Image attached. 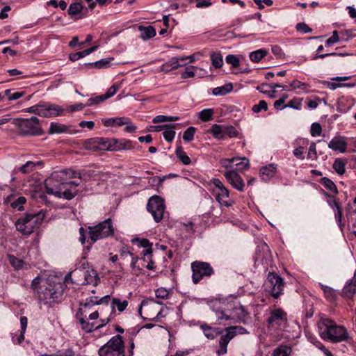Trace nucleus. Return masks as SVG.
Returning <instances> with one entry per match:
<instances>
[{"mask_svg":"<svg viewBox=\"0 0 356 356\" xmlns=\"http://www.w3.org/2000/svg\"><path fill=\"white\" fill-rule=\"evenodd\" d=\"M209 306L218 321L231 320L234 323H246L248 320L249 312L238 302L216 300L211 301Z\"/></svg>","mask_w":356,"mask_h":356,"instance_id":"obj_1","label":"nucleus"},{"mask_svg":"<svg viewBox=\"0 0 356 356\" xmlns=\"http://www.w3.org/2000/svg\"><path fill=\"white\" fill-rule=\"evenodd\" d=\"M320 337L325 341L334 343L347 341L349 334L347 329L335 321L325 316H321L318 323Z\"/></svg>","mask_w":356,"mask_h":356,"instance_id":"obj_2","label":"nucleus"},{"mask_svg":"<svg viewBox=\"0 0 356 356\" xmlns=\"http://www.w3.org/2000/svg\"><path fill=\"white\" fill-rule=\"evenodd\" d=\"M84 146L86 149L94 152L102 150L118 152L131 150L134 148L133 143L129 140L102 137L90 138L85 142Z\"/></svg>","mask_w":356,"mask_h":356,"instance_id":"obj_3","label":"nucleus"},{"mask_svg":"<svg viewBox=\"0 0 356 356\" xmlns=\"http://www.w3.org/2000/svg\"><path fill=\"white\" fill-rule=\"evenodd\" d=\"M91 175V172H76L71 170L55 171L45 180V191L48 193V188H55V186L67 183V180L70 178L79 177L87 180Z\"/></svg>","mask_w":356,"mask_h":356,"instance_id":"obj_4","label":"nucleus"},{"mask_svg":"<svg viewBox=\"0 0 356 356\" xmlns=\"http://www.w3.org/2000/svg\"><path fill=\"white\" fill-rule=\"evenodd\" d=\"M44 218V214L42 211L35 213H26L16 221V229L22 234L30 235L40 227Z\"/></svg>","mask_w":356,"mask_h":356,"instance_id":"obj_5","label":"nucleus"},{"mask_svg":"<svg viewBox=\"0 0 356 356\" xmlns=\"http://www.w3.org/2000/svg\"><path fill=\"white\" fill-rule=\"evenodd\" d=\"M88 229L89 238L88 241L90 245L98 240L113 236L115 234V229L111 218H107L95 226H90Z\"/></svg>","mask_w":356,"mask_h":356,"instance_id":"obj_6","label":"nucleus"},{"mask_svg":"<svg viewBox=\"0 0 356 356\" xmlns=\"http://www.w3.org/2000/svg\"><path fill=\"white\" fill-rule=\"evenodd\" d=\"M13 124L18 129V133L21 136H41L44 133L40 124V120L37 117L15 119Z\"/></svg>","mask_w":356,"mask_h":356,"instance_id":"obj_7","label":"nucleus"},{"mask_svg":"<svg viewBox=\"0 0 356 356\" xmlns=\"http://www.w3.org/2000/svg\"><path fill=\"white\" fill-rule=\"evenodd\" d=\"M63 290L60 283H47L37 291L38 299L40 303L51 305L57 302L62 296Z\"/></svg>","mask_w":356,"mask_h":356,"instance_id":"obj_8","label":"nucleus"},{"mask_svg":"<svg viewBox=\"0 0 356 356\" xmlns=\"http://www.w3.org/2000/svg\"><path fill=\"white\" fill-rule=\"evenodd\" d=\"M99 356H125V346L122 337L117 334L111 337L98 350Z\"/></svg>","mask_w":356,"mask_h":356,"instance_id":"obj_9","label":"nucleus"},{"mask_svg":"<svg viewBox=\"0 0 356 356\" xmlns=\"http://www.w3.org/2000/svg\"><path fill=\"white\" fill-rule=\"evenodd\" d=\"M225 334H222L219 339L220 349L217 351L218 355H222L227 352V345L232 339L237 334H243L248 333L247 330L239 325L230 326L225 329Z\"/></svg>","mask_w":356,"mask_h":356,"instance_id":"obj_10","label":"nucleus"},{"mask_svg":"<svg viewBox=\"0 0 356 356\" xmlns=\"http://www.w3.org/2000/svg\"><path fill=\"white\" fill-rule=\"evenodd\" d=\"M192 281L198 284L204 277H209L214 273V270L209 263L195 261L191 263Z\"/></svg>","mask_w":356,"mask_h":356,"instance_id":"obj_11","label":"nucleus"},{"mask_svg":"<svg viewBox=\"0 0 356 356\" xmlns=\"http://www.w3.org/2000/svg\"><path fill=\"white\" fill-rule=\"evenodd\" d=\"M165 209L164 200L159 196L151 197L147 204V209L152 214L156 222H159L163 218Z\"/></svg>","mask_w":356,"mask_h":356,"instance_id":"obj_12","label":"nucleus"},{"mask_svg":"<svg viewBox=\"0 0 356 356\" xmlns=\"http://www.w3.org/2000/svg\"><path fill=\"white\" fill-rule=\"evenodd\" d=\"M266 285L270 287L269 293L275 299L283 293L284 282L283 279L274 272H269Z\"/></svg>","mask_w":356,"mask_h":356,"instance_id":"obj_13","label":"nucleus"},{"mask_svg":"<svg viewBox=\"0 0 356 356\" xmlns=\"http://www.w3.org/2000/svg\"><path fill=\"white\" fill-rule=\"evenodd\" d=\"M48 194L60 198L72 200L76 194V191L67 186V183L58 184L55 188H48Z\"/></svg>","mask_w":356,"mask_h":356,"instance_id":"obj_14","label":"nucleus"},{"mask_svg":"<svg viewBox=\"0 0 356 356\" xmlns=\"http://www.w3.org/2000/svg\"><path fill=\"white\" fill-rule=\"evenodd\" d=\"M64 109L59 105L50 103H40L39 116L54 118L63 114Z\"/></svg>","mask_w":356,"mask_h":356,"instance_id":"obj_15","label":"nucleus"},{"mask_svg":"<svg viewBox=\"0 0 356 356\" xmlns=\"http://www.w3.org/2000/svg\"><path fill=\"white\" fill-rule=\"evenodd\" d=\"M287 314L282 308H276L270 311V316L267 318V323L270 326L280 325L286 322Z\"/></svg>","mask_w":356,"mask_h":356,"instance_id":"obj_16","label":"nucleus"},{"mask_svg":"<svg viewBox=\"0 0 356 356\" xmlns=\"http://www.w3.org/2000/svg\"><path fill=\"white\" fill-rule=\"evenodd\" d=\"M224 176L234 188L240 192L243 191L245 187L244 181L236 170L226 171L224 172Z\"/></svg>","mask_w":356,"mask_h":356,"instance_id":"obj_17","label":"nucleus"},{"mask_svg":"<svg viewBox=\"0 0 356 356\" xmlns=\"http://www.w3.org/2000/svg\"><path fill=\"white\" fill-rule=\"evenodd\" d=\"M328 147L334 151H339L344 153L347 149V143L343 137L336 136L333 138L328 143Z\"/></svg>","mask_w":356,"mask_h":356,"instance_id":"obj_18","label":"nucleus"},{"mask_svg":"<svg viewBox=\"0 0 356 356\" xmlns=\"http://www.w3.org/2000/svg\"><path fill=\"white\" fill-rule=\"evenodd\" d=\"M353 104L352 99L348 97H340L337 102V111L341 113H345L350 110Z\"/></svg>","mask_w":356,"mask_h":356,"instance_id":"obj_19","label":"nucleus"},{"mask_svg":"<svg viewBox=\"0 0 356 356\" xmlns=\"http://www.w3.org/2000/svg\"><path fill=\"white\" fill-rule=\"evenodd\" d=\"M356 293V280L353 277L348 280L343 286L341 291V296L351 298Z\"/></svg>","mask_w":356,"mask_h":356,"instance_id":"obj_20","label":"nucleus"},{"mask_svg":"<svg viewBox=\"0 0 356 356\" xmlns=\"http://www.w3.org/2000/svg\"><path fill=\"white\" fill-rule=\"evenodd\" d=\"M327 202L328 205L333 209L334 212V216L337 222L339 225L341 224V218H342V209L338 201V200L336 198H332V200H327Z\"/></svg>","mask_w":356,"mask_h":356,"instance_id":"obj_21","label":"nucleus"},{"mask_svg":"<svg viewBox=\"0 0 356 356\" xmlns=\"http://www.w3.org/2000/svg\"><path fill=\"white\" fill-rule=\"evenodd\" d=\"M200 328L204 332V336L209 339H213L218 335L222 333V330L218 327H213L207 324H202Z\"/></svg>","mask_w":356,"mask_h":356,"instance_id":"obj_22","label":"nucleus"},{"mask_svg":"<svg viewBox=\"0 0 356 356\" xmlns=\"http://www.w3.org/2000/svg\"><path fill=\"white\" fill-rule=\"evenodd\" d=\"M84 279L86 284H92L97 286L99 282V277L97 273L92 268L88 269L84 271Z\"/></svg>","mask_w":356,"mask_h":356,"instance_id":"obj_23","label":"nucleus"},{"mask_svg":"<svg viewBox=\"0 0 356 356\" xmlns=\"http://www.w3.org/2000/svg\"><path fill=\"white\" fill-rule=\"evenodd\" d=\"M276 172V165L275 164H270L262 167L260 169V177L264 181H268L273 177Z\"/></svg>","mask_w":356,"mask_h":356,"instance_id":"obj_24","label":"nucleus"},{"mask_svg":"<svg viewBox=\"0 0 356 356\" xmlns=\"http://www.w3.org/2000/svg\"><path fill=\"white\" fill-rule=\"evenodd\" d=\"M158 305H162V302L156 301L154 299L144 300L140 305L138 312L141 315V310L143 308H144L147 312H150L152 310L157 311Z\"/></svg>","mask_w":356,"mask_h":356,"instance_id":"obj_25","label":"nucleus"},{"mask_svg":"<svg viewBox=\"0 0 356 356\" xmlns=\"http://www.w3.org/2000/svg\"><path fill=\"white\" fill-rule=\"evenodd\" d=\"M39 164L40 162H33L29 161H27L25 164L22 165V166L15 168L13 172H22V174H29L33 172L35 170L36 165Z\"/></svg>","mask_w":356,"mask_h":356,"instance_id":"obj_26","label":"nucleus"},{"mask_svg":"<svg viewBox=\"0 0 356 356\" xmlns=\"http://www.w3.org/2000/svg\"><path fill=\"white\" fill-rule=\"evenodd\" d=\"M346 159L337 158L334 161L332 168L337 175L341 176L346 172Z\"/></svg>","mask_w":356,"mask_h":356,"instance_id":"obj_27","label":"nucleus"},{"mask_svg":"<svg viewBox=\"0 0 356 356\" xmlns=\"http://www.w3.org/2000/svg\"><path fill=\"white\" fill-rule=\"evenodd\" d=\"M215 196L216 200L220 203V205L227 207L232 205L227 200H225V198H228L229 196V190L226 187L220 189L219 192L216 193Z\"/></svg>","mask_w":356,"mask_h":356,"instance_id":"obj_28","label":"nucleus"},{"mask_svg":"<svg viewBox=\"0 0 356 356\" xmlns=\"http://www.w3.org/2000/svg\"><path fill=\"white\" fill-rule=\"evenodd\" d=\"M223 129L224 124L220 125L214 124L207 131L212 134V136L216 139H223L225 138Z\"/></svg>","mask_w":356,"mask_h":356,"instance_id":"obj_29","label":"nucleus"},{"mask_svg":"<svg viewBox=\"0 0 356 356\" xmlns=\"http://www.w3.org/2000/svg\"><path fill=\"white\" fill-rule=\"evenodd\" d=\"M125 118L124 117H117L112 118L103 120V124L106 127H121L123 126L125 123L124 122Z\"/></svg>","mask_w":356,"mask_h":356,"instance_id":"obj_30","label":"nucleus"},{"mask_svg":"<svg viewBox=\"0 0 356 356\" xmlns=\"http://www.w3.org/2000/svg\"><path fill=\"white\" fill-rule=\"evenodd\" d=\"M319 183L321 184L327 190L333 193L335 195L338 194V189L336 184L329 178L323 177L319 181Z\"/></svg>","mask_w":356,"mask_h":356,"instance_id":"obj_31","label":"nucleus"},{"mask_svg":"<svg viewBox=\"0 0 356 356\" xmlns=\"http://www.w3.org/2000/svg\"><path fill=\"white\" fill-rule=\"evenodd\" d=\"M140 31H141V38L143 40H147L149 38H153L156 35V30L152 26H140L139 27Z\"/></svg>","mask_w":356,"mask_h":356,"instance_id":"obj_32","label":"nucleus"},{"mask_svg":"<svg viewBox=\"0 0 356 356\" xmlns=\"http://www.w3.org/2000/svg\"><path fill=\"white\" fill-rule=\"evenodd\" d=\"M233 90L232 83L225 84L221 87H216L213 89V95L216 96H224Z\"/></svg>","mask_w":356,"mask_h":356,"instance_id":"obj_33","label":"nucleus"},{"mask_svg":"<svg viewBox=\"0 0 356 356\" xmlns=\"http://www.w3.org/2000/svg\"><path fill=\"white\" fill-rule=\"evenodd\" d=\"M79 313L76 314V316L79 320V322L81 326V328L86 332H91L96 330V327L94 323H90L85 318L79 316Z\"/></svg>","mask_w":356,"mask_h":356,"instance_id":"obj_34","label":"nucleus"},{"mask_svg":"<svg viewBox=\"0 0 356 356\" xmlns=\"http://www.w3.org/2000/svg\"><path fill=\"white\" fill-rule=\"evenodd\" d=\"M175 129V125H164L163 136L166 141L171 142L174 140L176 134Z\"/></svg>","mask_w":356,"mask_h":356,"instance_id":"obj_35","label":"nucleus"},{"mask_svg":"<svg viewBox=\"0 0 356 356\" xmlns=\"http://www.w3.org/2000/svg\"><path fill=\"white\" fill-rule=\"evenodd\" d=\"M268 54V51L265 49H259L251 52L249 55L250 59L254 63L259 62Z\"/></svg>","mask_w":356,"mask_h":356,"instance_id":"obj_36","label":"nucleus"},{"mask_svg":"<svg viewBox=\"0 0 356 356\" xmlns=\"http://www.w3.org/2000/svg\"><path fill=\"white\" fill-rule=\"evenodd\" d=\"M210 58L212 65L215 68H220L223 65L222 56L220 52L213 51L210 54Z\"/></svg>","mask_w":356,"mask_h":356,"instance_id":"obj_37","label":"nucleus"},{"mask_svg":"<svg viewBox=\"0 0 356 356\" xmlns=\"http://www.w3.org/2000/svg\"><path fill=\"white\" fill-rule=\"evenodd\" d=\"M175 154L177 157L184 165H189L191 162L189 156L184 152V149L181 146H179L176 148Z\"/></svg>","mask_w":356,"mask_h":356,"instance_id":"obj_38","label":"nucleus"},{"mask_svg":"<svg viewBox=\"0 0 356 356\" xmlns=\"http://www.w3.org/2000/svg\"><path fill=\"white\" fill-rule=\"evenodd\" d=\"M128 304L129 302L126 300L122 301L119 298H113L111 301V307L113 309L116 307L118 312H122L126 309Z\"/></svg>","mask_w":356,"mask_h":356,"instance_id":"obj_39","label":"nucleus"},{"mask_svg":"<svg viewBox=\"0 0 356 356\" xmlns=\"http://www.w3.org/2000/svg\"><path fill=\"white\" fill-rule=\"evenodd\" d=\"M67 130V127L65 125L57 122H51L50 124L49 133L50 134H61L66 132Z\"/></svg>","mask_w":356,"mask_h":356,"instance_id":"obj_40","label":"nucleus"},{"mask_svg":"<svg viewBox=\"0 0 356 356\" xmlns=\"http://www.w3.org/2000/svg\"><path fill=\"white\" fill-rule=\"evenodd\" d=\"M321 286L327 300L330 302L334 301L336 300L337 292L334 289L323 284H321Z\"/></svg>","mask_w":356,"mask_h":356,"instance_id":"obj_41","label":"nucleus"},{"mask_svg":"<svg viewBox=\"0 0 356 356\" xmlns=\"http://www.w3.org/2000/svg\"><path fill=\"white\" fill-rule=\"evenodd\" d=\"M136 241L138 242V245L140 247L147 248L145 250L143 251L144 257L151 256V254L152 253V243H149V240L146 238H137Z\"/></svg>","mask_w":356,"mask_h":356,"instance_id":"obj_42","label":"nucleus"},{"mask_svg":"<svg viewBox=\"0 0 356 356\" xmlns=\"http://www.w3.org/2000/svg\"><path fill=\"white\" fill-rule=\"evenodd\" d=\"M178 68L179 65L177 64V61H174L173 59L171 58L161 66V71L165 73H168L172 70H176Z\"/></svg>","mask_w":356,"mask_h":356,"instance_id":"obj_43","label":"nucleus"},{"mask_svg":"<svg viewBox=\"0 0 356 356\" xmlns=\"http://www.w3.org/2000/svg\"><path fill=\"white\" fill-rule=\"evenodd\" d=\"M8 259L10 264L12 265L15 270H17L24 268L25 264L23 260L17 258L15 256L12 254H8Z\"/></svg>","mask_w":356,"mask_h":356,"instance_id":"obj_44","label":"nucleus"},{"mask_svg":"<svg viewBox=\"0 0 356 356\" xmlns=\"http://www.w3.org/2000/svg\"><path fill=\"white\" fill-rule=\"evenodd\" d=\"M291 348L287 346H280L273 353L272 356H289Z\"/></svg>","mask_w":356,"mask_h":356,"instance_id":"obj_45","label":"nucleus"},{"mask_svg":"<svg viewBox=\"0 0 356 356\" xmlns=\"http://www.w3.org/2000/svg\"><path fill=\"white\" fill-rule=\"evenodd\" d=\"M83 9V5L80 2L72 3L68 8L67 13L71 16L79 14Z\"/></svg>","mask_w":356,"mask_h":356,"instance_id":"obj_46","label":"nucleus"},{"mask_svg":"<svg viewBox=\"0 0 356 356\" xmlns=\"http://www.w3.org/2000/svg\"><path fill=\"white\" fill-rule=\"evenodd\" d=\"M213 114V109L206 108L200 112L199 117L202 121L207 122L211 119Z\"/></svg>","mask_w":356,"mask_h":356,"instance_id":"obj_47","label":"nucleus"},{"mask_svg":"<svg viewBox=\"0 0 356 356\" xmlns=\"http://www.w3.org/2000/svg\"><path fill=\"white\" fill-rule=\"evenodd\" d=\"M104 101H105L104 97L102 96V95H100L89 98L86 105V106H97L100 103L103 102Z\"/></svg>","mask_w":356,"mask_h":356,"instance_id":"obj_48","label":"nucleus"},{"mask_svg":"<svg viewBox=\"0 0 356 356\" xmlns=\"http://www.w3.org/2000/svg\"><path fill=\"white\" fill-rule=\"evenodd\" d=\"M195 133V128L193 127H188L183 134V139L186 142L192 141L194 138V135Z\"/></svg>","mask_w":356,"mask_h":356,"instance_id":"obj_49","label":"nucleus"},{"mask_svg":"<svg viewBox=\"0 0 356 356\" xmlns=\"http://www.w3.org/2000/svg\"><path fill=\"white\" fill-rule=\"evenodd\" d=\"M26 200L23 196L18 197L11 203V207L13 209H17L19 211L23 210V204L26 202Z\"/></svg>","mask_w":356,"mask_h":356,"instance_id":"obj_50","label":"nucleus"},{"mask_svg":"<svg viewBox=\"0 0 356 356\" xmlns=\"http://www.w3.org/2000/svg\"><path fill=\"white\" fill-rule=\"evenodd\" d=\"M224 137L227 135L229 137H236L238 135V131L232 125L224 124Z\"/></svg>","mask_w":356,"mask_h":356,"instance_id":"obj_51","label":"nucleus"},{"mask_svg":"<svg viewBox=\"0 0 356 356\" xmlns=\"http://www.w3.org/2000/svg\"><path fill=\"white\" fill-rule=\"evenodd\" d=\"M226 62L231 65L232 67H237L240 65V60L236 55L229 54L225 58Z\"/></svg>","mask_w":356,"mask_h":356,"instance_id":"obj_52","label":"nucleus"},{"mask_svg":"<svg viewBox=\"0 0 356 356\" xmlns=\"http://www.w3.org/2000/svg\"><path fill=\"white\" fill-rule=\"evenodd\" d=\"M112 60H113V58L101 59L98 61L90 63V65L98 69L104 68L109 65V63Z\"/></svg>","mask_w":356,"mask_h":356,"instance_id":"obj_53","label":"nucleus"},{"mask_svg":"<svg viewBox=\"0 0 356 356\" xmlns=\"http://www.w3.org/2000/svg\"><path fill=\"white\" fill-rule=\"evenodd\" d=\"M268 109V104L266 101L261 100L257 104H255L252 106V111L255 113H258L262 110L266 111Z\"/></svg>","mask_w":356,"mask_h":356,"instance_id":"obj_54","label":"nucleus"},{"mask_svg":"<svg viewBox=\"0 0 356 356\" xmlns=\"http://www.w3.org/2000/svg\"><path fill=\"white\" fill-rule=\"evenodd\" d=\"M24 333L22 331H18L15 333H12V341L15 344H20L24 340Z\"/></svg>","mask_w":356,"mask_h":356,"instance_id":"obj_55","label":"nucleus"},{"mask_svg":"<svg viewBox=\"0 0 356 356\" xmlns=\"http://www.w3.org/2000/svg\"><path fill=\"white\" fill-rule=\"evenodd\" d=\"M169 293V290L163 287H160L155 291V295L157 298L166 299L168 298Z\"/></svg>","mask_w":356,"mask_h":356,"instance_id":"obj_56","label":"nucleus"},{"mask_svg":"<svg viewBox=\"0 0 356 356\" xmlns=\"http://www.w3.org/2000/svg\"><path fill=\"white\" fill-rule=\"evenodd\" d=\"M322 128L319 123L314 122L311 126L310 133L313 137L319 136L321 134Z\"/></svg>","mask_w":356,"mask_h":356,"instance_id":"obj_57","label":"nucleus"},{"mask_svg":"<svg viewBox=\"0 0 356 356\" xmlns=\"http://www.w3.org/2000/svg\"><path fill=\"white\" fill-rule=\"evenodd\" d=\"M317 156L316 145L314 142H312L309 145L307 159H316Z\"/></svg>","mask_w":356,"mask_h":356,"instance_id":"obj_58","label":"nucleus"},{"mask_svg":"<svg viewBox=\"0 0 356 356\" xmlns=\"http://www.w3.org/2000/svg\"><path fill=\"white\" fill-rule=\"evenodd\" d=\"M194 68H195V67L192 66V65L186 67L184 72H183L181 74V78L184 79H186L188 78L193 77L195 76V72L193 71Z\"/></svg>","mask_w":356,"mask_h":356,"instance_id":"obj_59","label":"nucleus"},{"mask_svg":"<svg viewBox=\"0 0 356 356\" xmlns=\"http://www.w3.org/2000/svg\"><path fill=\"white\" fill-rule=\"evenodd\" d=\"M286 108H292L296 110H300L301 108V102L299 99L293 98L286 104Z\"/></svg>","mask_w":356,"mask_h":356,"instance_id":"obj_60","label":"nucleus"},{"mask_svg":"<svg viewBox=\"0 0 356 356\" xmlns=\"http://www.w3.org/2000/svg\"><path fill=\"white\" fill-rule=\"evenodd\" d=\"M124 122H125L124 125V131L127 133H134L136 130V126L134 125V124L131 122V121L129 119L125 118Z\"/></svg>","mask_w":356,"mask_h":356,"instance_id":"obj_61","label":"nucleus"},{"mask_svg":"<svg viewBox=\"0 0 356 356\" xmlns=\"http://www.w3.org/2000/svg\"><path fill=\"white\" fill-rule=\"evenodd\" d=\"M290 86L293 89H301V90H306L307 88V85L305 83L301 82L297 79L293 80L291 83Z\"/></svg>","mask_w":356,"mask_h":356,"instance_id":"obj_62","label":"nucleus"},{"mask_svg":"<svg viewBox=\"0 0 356 356\" xmlns=\"http://www.w3.org/2000/svg\"><path fill=\"white\" fill-rule=\"evenodd\" d=\"M99 305V297L97 296H92L86 298L85 303L83 304V306L85 307H89L93 305Z\"/></svg>","mask_w":356,"mask_h":356,"instance_id":"obj_63","label":"nucleus"},{"mask_svg":"<svg viewBox=\"0 0 356 356\" xmlns=\"http://www.w3.org/2000/svg\"><path fill=\"white\" fill-rule=\"evenodd\" d=\"M339 35H338V32L337 31H334L332 32V35L331 37H330L325 42V45L327 46H331L335 43H337V42H339Z\"/></svg>","mask_w":356,"mask_h":356,"instance_id":"obj_64","label":"nucleus"}]
</instances>
